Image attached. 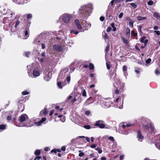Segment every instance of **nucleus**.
I'll return each instance as SVG.
<instances>
[{
  "instance_id": "nucleus-33",
  "label": "nucleus",
  "mask_w": 160,
  "mask_h": 160,
  "mask_svg": "<svg viewBox=\"0 0 160 160\" xmlns=\"http://www.w3.org/2000/svg\"><path fill=\"white\" fill-rule=\"evenodd\" d=\"M79 138H84L88 142H89L90 141V138L88 137H86L84 136H81L79 137Z\"/></svg>"
},
{
  "instance_id": "nucleus-40",
  "label": "nucleus",
  "mask_w": 160,
  "mask_h": 160,
  "mask_svg": "<svg viewBox=\"0 0 160 160\" xmlns=\"http://www.w3.org/2000/svg\"><path fill=\"white\" fill-rule=\"evenodd\" d=\"M127 71V67L126 65L123 66V71L124 73L125 74V72Z\"/></svg>"
},
{
  "instance_id": "nucleus-2",
  "label": "nucleus",
  "mask_w": 160,
  "mask_h": 160,
  "mask_svg": "<svg viewBox=\"0 0 160 160\" xmlns=\"http://www.w3.org/2000/svg\"><path fill=\"white\" fill-rule=\"evenodd\" d=\"M74 22L77 28L78 29L81 30V31L83 32L84 30H88L91 26L90 23H88L85 21H82V26H81L78 20H75Z\"/></svg>"
},
{
  "instance_id": "nucleus-16",
  "label": "nucleus",
  "mask_w": 160,
  "mask_h": 160,
  "mask_svg": "<svg viewBox=\"0 0 160 160\" xmlns=\"http://www.w3.org/2000/svg\"><path fill=\"white\" fill-rule=\"evenodd\" d=\"M137 138L138 140L140 142H142L144 138L143 137L142 135L141 132L140 131H138Z\"/></svg>"
},
{
  "instance_id": "nucleus-42",
  "label": "nucleus",
  "mask_w": 160,
  "mask_h": 160,
  "mask_svg": "<svg viewBox=\"0 0 160 160\" xmlns=\"http://www.w3.org/2000/svg\"><path fill=\"white\" fill-rule=\"evenodd\" d=\"M29 93V92L27 91H24L22 92V94L23 95H28Z\"/></svg>"
},
{
  "instance_id": "nucleus-19",
  "label": "nucleus",
  "mask_w": 160,
  "mask_h": 160,
  "mask_svg": "<svg viewBox=\"0 0 160 160\" xmlns=\"http://www.w3.org/2000/svg\"><path fill=\"white\" fill-rule=\"evenodd\" d=\"M41 42L42 41L40 37H37L34 41V43L38 45L40 44Z\"/></svg>"
},
{
  "instance_id": "nucleus-46",
  "label": "nucleus",
  "mask_w": 160,
  "mask_h": 160,
  "mask_svg": "<svg viewBox=\"0 0 160 160\" xmlns=\"http://www.w3.org/2000/svg\"><path fill=\"white\" fill-rule=\"evenodd\" d=\"M84 127L86 129H90L91 128V126L89 125H85L84 126Z\"/></svg>"
},
{
  "instance_id": "nucleus-34",
  "label": "nucleus",
  "mask_w": 160,
  "mask_h": 160,
  "mask_svg": "<svg viewBox=\"0 0 160 160\" xmlns=\"http://www.w3.org/2000/svg\"><path fill=\"white\" fill-rule=\"evenodd\" d=\"M66 80H67L68 83L70 82L71 80V78L69 75H68L67 76L66 78Z\"/></svg>"
},
{
  "instance_id": "nucleus-27",
  "label": "nucleus",
  "mask_w": 160,
  "mask_h": 160,
  "mask_svg": "<svg viewBox=\"0 0 160 160\" xmlns=\"http://www.w3.org/2000/svg\"><path fill=\"white\" fill-rule=\"evenodd\" d=\"M70 32L72 34H74L77 35L78 34V31H76L73 29H71L70 31Z\"/></svg>"
},
{
  "instance_id": "nucleus-44",
  "label": "nucleus",
  "mask_w": 160,
  "mask_h": 160,
  "mask_svg": "<svg viewBox=\"0 0 160 160\" xmlns=\"http://www.w3.org/2000/svg\"><path fill=\"white\" fill-rule=\"evenodd\" d=\"M108 139L109 140L112 141L113 142H114L115 141L113 137H112V136L109 137L108 138Z\"/></svg>"
},
{
  "instance_id": "nucleus-14",
  "label": "nucleus",
  "mask_w": 160,
  "mask_h": 160,
  "mask_svg": "<svg viewBox=\"0 0 160 160\" xmlns=\"http://www.w3.org/2000/svg\"><path fill=\"white\" fill-rule=\"evenodd\" d=\"M46 118H42L41 120L38 122H35V124L37 126H40L41 124L44 122L46 121Z\"/></svg>"
},
{
  "instance_id": "nucleus-41",
  "label": "nucleus",
  "mask_w": 160,
  "mask_h": 160,
  "mask_svg": "<svg viewBox=\"0 0 160 160\" xmlns=\"http://www.w3.org/2000/svg\"><path fill=\"white\" fill-rule=\"evenodd\" d=\"M134 22H133L132 21L130 22L129 23V26L130 27V28H132L133 27V23Z\"/></svg>"
},
{
  "instance_id": "nucleus-37",
  "label": "nucleus",
  "mask_w": 160,
  "mask_h": 160,
  "mask_svg": "<svg viewBox=\"0 0 160 160\" xmlns=\"http://www.w3.org/2000/svg\"><path fill=\"white\" fill-rule=\"evenodd\" d=\"M95 150H97L98 152V153L99 154H100L102 153V151L100 148L98 147L97 148L95 149Z\"/></svg>"
},
{
  "instance_id": "nucleus-36",
  "label": "nucleus",
  "mask_w": 160,
  "mask_h": 160,
  "mask_svg": "<svg viewBox=\"0 0 160 160\" xmlns=\"http://www.w3.org/2000/svg\"><path fill=\"white\" fill-rule=\"evenodd\" d=\"M6 126L4 124H1L0 125V129L4 130L5 129Z\"/></svg>"
},
{
  "instance_id": "nucleus-26",
  "label": "nucleus",
  "mask_w": 160,
  "mask_h": 160,
  "mask_svg": "<svg viewBox=\"0 0 160 160\" xmlns=\"http://www.w3.org/2000/svg\"><path fill=\"white\" fill-rule=\"evenodd\" d=\"M48 113V111L46 109H43V111H41L40 112V114L42 115V114H43L44 115H46Z\"/></svg>"
},
{
  "instance_id": "nucleus-64",
  "label": "nucleus",
  "mask_w": 160,
  "mask_h": 160,
  "mask_svg": "<svg viewBox=\"0 0 160 160\" xmlns=\"http://www.w3.org/2000/svg\"><path fill=\"white\" fill-rule=\"evenodd\" d=\"M154 32L156 33L157 35H159L160 34V32L159 31H155Z\"/></svg>"
},
{
  "instance_id": "nucleus-12",
  "label": "nucleus",
  "mask_w": 160,
  "mask_h": 160,
  "mask_svg": "<svg viewBox=\"0 0 160 160\" xmlns=\"http://www.w3.org/2000/svg\"><path fill=\"white\" fill-rule=\"evenodd\" d=\"M11 113L7 117V119L8 121H14L16 119L15 117L14 116L12 115V112H10Z\"/></svg>"
},
{
  "instance_id": "nucleus-49",
  "label": "nucleus",
  "mask_w": 160,
  "mask_h": 160,
  "mask_svg": "<svg viewBox=\"0 0 160 160\" xmlns=\"http://www.w3.org/2000/svg\"><path fill=\"white\" fill-rule=\"evenodd\" d=\"M117 146V144L116 142L115 141L113 142V144L112 145V147L113 148H115Z\"/></svg>"
},
{
  "instance_id": "nucleus-3",
  "label": "nucleus",
  "mask_w": 160,
  "mask_h": 160,
  "mask_svg": "<svg viewBox=\"0 0 160 160\" xmlns=\"http://www.w3.org/2000/svg\"><path fill=\"white\" fill-rule=\"evenodd\" d=\"M114 82L113 84L115 92L116 94H118L119 92L121 91L123 88V84L121 83L119 80L117 79L116 76L113 78Z\"/></svg>"
},
{
  "instance_id": "nucleus-58",
  "label": "nucleus",
  "mask_w": 160,
  "mask_h": 160,
  "mask_svg": "<svg viewBox=\"0 0 160 160\" xmlns=\"http://www.w3.org/2000/svg\"><path fill=\"white\" fill-rule=\"evenodd\" d=\"M111 30L112 28L110 27H108L106 30V31L108 32H109L111 31Z\"/></svg>"
},
{
  "instance_id": "nucleus-53",
  "label": "nucleus",
  "mask_w": 160,
  "mask_h": 160,
  "mask_svg": "<svg viewBox=\"0 0 160 160\" xmlns=\"http://www.w3.org/2000/svg\"><path fill=\"white\" fill-rule=\"evenodd\" d=\"M153 4V2L152 1H149L148 2V4L149 5H152Z\"/></svg>"
},
{
  "instance_id": "nucleus-29",
  "label": "nucleus",
  "mask_w": 160,
  "mask_h": 160,
  "mask_svg": "<svg viewBox=\"0 0 160 160\" xmlns=\"http://www.w3.org/2000/svg\"><path fill=\"white\" fill-rule=\"evenodd\" d=\"M137 19L139 21L145 19H146V17H142L140 16H138L137 17Z\"/></svg>"
},
{
  "instance_id": "nucleus-39",
  "label": "nucleus",
  "mask_w": 160,
  "mask_h": 160,
  "mask_svg": "<svg viewBox=\"0 0 160 160\" xmlns=\"http://www.w3.org/2000/svg\"><path fill=\"white\" fill-rule=\"evenodd\" d=\"M155 146L158 149L160 150V143H156L155 144Z\"/></svg>"
},
{
  "instance_id": "nucleus-20",
  "label": "nucleus",
  "mask_w": 160,
  "mask_h": 160,
  "mask_svg": "<svg viewBox=\"0 0 160 160\" xmlns=\"http://www.w3.org/2000/svg\"><path fill=\"white\" fill-rule=\"evenodd\" d=\"M91 99V98H89L87 99L86 101L84 102V105L85 106H87L92 103L93 102L92 101H90Z\"/></svg>"
},
{
  "instance_id": "nucleus-61",
  "label": "nucleus",
  "mask_w": 160,
  "mask_h": 160,
  "mask_svg": "<svg viewBox=\"0 0 160 160\" xmlns=\"http://www.w3.org/2000/svg\"><path fill=\"white\" fill-rule=\"evenodd\" d=\"M41 158L40 156H37L34 159V160H39Z\"/></svg>"
},
{
  "instance_id": "nucleus-54",
  "label": "nucleus",
  "mask_w": 160,
  "mask_h": 160,
  "mask_svg": "<svg viewBox=\"0 0 160 160\" xmlns=\"http://www.w3.org/2000/svg\"><path fill=\"white\" fill-rule=\"evenodd\" d=\"M155 74L157 75H159L160 74V72H159V70H158L157 69L155 71Z\"/></svg>"
},
{
  "instance_id": "nucleus-50",
  "label": "nucleus",
  "mask_w": 160,
  "mask_h": 160,
  "mask_svg": "<svg viewBox=\"0 0 160 160\" xmlns=\"http://www.w3.org/2000/svg\"><path fill=\"white\" fill-rule=\"evenodd\" d=\"M82 95L84 97H85L86 96V92L85 89H84L82 92Z\"/></svg>"
},
{
  "instance_id": "nucleus-45",
  "label": "nucleus",
  "mask_w": 160,
  "mask_h": 160,
  "mask_svg": "<svg viewBox=\"0 0 160 160\" xmlns=\"http://www.w3.org/2000/svg\"><path fill=\"white\" fill-rule=\"evenodd\" d=\"M151 59L150 58H148V59H147L146 61L145 62L147 64H149L150 63V62H151Z\"/></svg>"
},
{
  "instance_id": "nucleus-15",
  "label": "nucleus",
  "mask_w": 160,
  "mask_h": 160,
  "mask_svg": "<svg viewBox=\"0 0 160 160\" xmlns=\"http://www.w3.org/2000/svg\"><path fill=\"white\" fill-rule=\"evenodd\" d=\"M53 47V49L56 51H61L62 50V47L58 45H55Z\"/></svg>"
},
{
  "instance_id": "nucleus-47",
  "label": "nucleus",
  "mask_w": 160,
  "mask_h": 160,
  "mask_svg": "<svg viewBox=\"0 0 160 160\" xmlns=\"http://www.w3.org/2000/svg\"><path fill=\"white\" fill-rule=\"evenodd\" d=\"M130 30L128 28H126V34L130 33Z\"/></svg>"
},
{
  "instance_id": "nucleus-10",
  "label": "nucleus",
  "mask_w": 160,
  "mask_h": 160,
  "mask_svg": "<svg viewBox=\"0 0 160 160\" xmlns=\"http://www.w3.org/2000/svg\"><path fill=\"white\" fill-rule=\"evenodd\" d=\"M28 117L26 114H22L19 118V122L22 123L24 121H26L28 119Z\"/></svg>"
},
{
  "instance_id": "nucleus-28",
  "label": "nucleus",
  "mask_w": 160,
  "mask_h": 160,
  "mask_svg": "<svg viewBox=\"0 0 160 160\" xmlns=\"http://www.w3.org/2000/svg\"><path fill=\"white\" fill-rule=\"evenodd\" d=\"M19 23L20 22L18 20L16 21L15 25L14 26V27L13 28H14V29H16V31L17 30V26L19 25Z\"/></svg>"
},
{
  "instance_id": "nucleus-6",
  "label": "nucleus",
  "mask_w": 160,
  "mask_h": 160,
  "mask_svg": "<svg viewBox=\"0 0 160 160\" xmlns=\"http://www.w3.org/2000/svg\"><path fill=\"white\" fill-rule=\"evenodd\" d=\"M68 68H64L61 70L58 78H61V79H63L66 75H67V73L68 72Z\"/></svg>"
},
{
  "instance_id": "nucleus-13",
  "label": "nucleus",
  "mask_w": 160,
  "mask_h": 160,
  "mask_svg": "<svg viewBox=\"0 0 160 160\" xmlns=\"http://www.w3.org/2000/svg\"><path fill=\"white\" fill-rule=\"evenodd\" d=\"M61 78H58L57 80V85L58 87L60 88H62V87L65 85L63 83H62L61 82Z\"/></svg>"
},
{
  "instance_id": "nucleus-43",
  "label": "nucleus",
  "mask_w": 160,
  "mask_h": 160,
  "mask_svg": "<svg viewBox=\"0 0 160 160\" xmlns=\"http://www.w3.org/2000/svg\"><path fill=\"white\" fill-rule=\"evenodd\" d=\"M79 152L80 153L79 154V156L80 157H82L84 155V153L83 152H81V150L79 151Z\"/></svg>"
},
{
  "instance_id": "nucleus-63",
  "label": "nucleus",
  "mask_w": 160,
  "mask_h": 160,
  "mask_svg": "<svg viewBox=\"0 0 160 160\" xmlns=\"http://www.w3.org/2000/svg\"><path fill=\"white\" fill-rule=\"evenodd\" d=\"M150 128L151 129V131L152 132H154V128L152 126H150Z\"/></svg>"
},
{
  "instance_id": "nucleus-23",
  "label": "nucleus",
  "mask_w": 160,
  "mask_h": 160,
  "mask_svg": "<svg viewBox=\"0 0 160 160\" xmlns=\"http://www.w3.org/2000/svg\"><path fill=\"white\" fill-rule=\"evenodd\" d=\"M153 16L158 19L160 18V15L158 12H155L153 13Z\"/></svg>"
},
{
  "instance_id": "nucleus-7",
  "label": "nucleus",
  "mask_w": 160,
  "mask_h": 160,
  "mask_svg": "<svg viewBox=\"0 0 160 160\" xmlns=\"http://www.w3.org/2000/svg\"><path fill=\"white\" fill-rule=\"evenodd\" d=\"M111 99L109 98H105V100H108L109 101L107 102V101H102L101 102L103 106L105 108H109L110 107L111 105V102L110 100Z\"/></svg>"
},
{
  "instance_id": "nucleus-35",
  "label": "nucleus",
  "mask_w": 160,
  "mask_h": 160,
  "mask_svg": "<svg viewBox=\"0 0 160 160\" xmlns=\"http://www.w3.org/2000/svg\"><path fill=\"white\" fill-rule=\"evenodd\" d=\"M132 35L134 37H136L137 36V33L135 32L134 31H132Z\"/></svg>"
},
{
  "instance_id": "nucleus-1",
  "label": "nucleus",
  "mask_w": 160,
  "mask_h": 160,
  "mask_svg": "<svg viewBox=\"0 0 160 160\" xmlns=\"http://www.w3.org/2000/svg\"><path fill=\"white\" fill-rule=\"evenodd\" d=\"M93 9L92 5L91 4L81 6L78 12L79 17L82 19H87L92 12Z\"/></svg>"
},
{
  "instance_id": "nucleus-5",
  "label": "nucleus",
  "mask_w": 160,
  "mask_h": 160,
  "mask_svg": "<svg viewBox=\"0 0 160 160\" xmlns=\"http://www.w3.org/2000/svg\"><path fill=\"white\" fill-rule=\"evenodd\" d=\"M72 17L70 14H64L62 15L60 18H62L63 21L66 23H68L69 22Z\"/></svg>"
},
{
  "instance_id": "nucleus-18",
  "label": "nucleus",
  "mask_w": 160,
  "mask_h": 160,
  "mask_svg": "<svg viewBox=\"0 0 160 160\" xmlns=\"http://www.w3.org/2000/svg\"><path fill=\"white\" fill-rule=\"evenodd\" d=\"M127 127L126 124H123L122 125V132H121L123 134H128L129 133V132L128 131H124V129L125 128Z\"/></svg>"
},
{
  "instance_id": "nucleus-62",
  "label": "nucleus",
  "mask_w": 160,
  "mask_h": 160,
  "mask_svg": "<svg viewBox=\"0 0 160 160\" xmlns=\"http://www.w3.org/2000/svg\"><path fill=\"white\" fill-rule=\"evenodd\" d=\"M100 20L101 21H103L104 20V18L103 16H101L100 18Z\"/></svg>"
},
{
  "instance_id": "nucleus-59",
  "label": "nucleus",
  "mask_w": 160,
  "mask_h": 160,
  "mask_svg": "<svg viewBox=\"0 0 160 160\" xmlns=\"http://www.w3.org/2000/svg\"><path fill=\"white\" fill-rule=\"evenodd\" d=\"M90 113V112L89 111H86L85 112V114L87 115H89Z\"/></svg>"
},
{
  "instance_id": "nucleus-52",
  "label": "nucleus",
  "mask_w": 160,
  "mask_h": 160,
  "mask_svg": "<svg viewBox=\"0 0 160 160\" xmlns=\"http://www.w3.org/2000/svg\"><path fill=\"white\" fill-rule=\"evenodd\" d=\"M30 52H25V55L27 57H28L30 54Z\"/></svg>"
},
{
  "instance_id": "nucleus-48",
  "label": "nucleus",
  "mask_w": 160,
  "mask_h": 160,
  "mask_svg": "<svg viewBox=\"0 0 160 160\" xmlns=\"http://www.w3.org/2000/svg\"><path fill=\"white\" fill-rule=\"evenodd\" d=\"M130 4L132 7L134 8L137 7L136 5L134 3H131Z\"/></svg>"
},
{
  "instance_id": "nucleus-9",
  "label": "nucleus",
  "mask_w": 160,
  "mask_h": 160,
  "mask_svg": "<svg viewBox=\"0 0 160 160\" xmlns=\"http://www.w3.org/2000/svg\"><path fill=\"white\" fill-rule=\"evenodd\" d=\"M103 121L102 120L97 121L95 124V126H98L100 128H103L105 127V125L103 123Z\"/></svg>"
},
{
  "instance_id": "nucleus-8",
  "label": "nucleus",
  "mask_w": 160,
  "mask_h": 160,
  "mask_svg": "<svg viewBox=\"0 0 160 160\" xmlns=\"http://www.w3.org/2000/svg\"><path fill=\"white\" fill-rule=\"evenodd\" d=\"M11 23L6 24L4 27V29L6 30L10 31L12 32H14L16 31V29H14V28L11 26Z\"/></svg>"
},
{
  "instance_id": "nucleus-25",
  "label": "nucleus",
  "mask_w": 160,
  "mask_h": 160,
  "mask_svg": "<svg viewBox=\"0 0 160 160\" xmlns=\"http://www.w3.org/2000/svg\"><path fill=\"white\" fill-rule=\"evenodd\" d=\"M121 39L123 42L126 44H128L129 42V41L127 39H125L124 38L122 37H121Z\"/></svg>"
},
{
  "instance_id": "nucleus-32",
  "label": "nucleus",
  "mask_w": 160,
  "mask_h": 160,
  "mask_svg": "<svg viewBox=\"0 0 160 160\" xmlns=\"http://www.w3.org/2000/svg\"><path fill=\"white\" fill-rule=\"evenodd\" d=\"M40 153L41 151L40 150H37L35 151L34 152V154L36 156H38L40 154Z\"/></svg>"
},
{
  "instance_id": "nucleus-11",
  "label": "nucleus",
  "mask_w": 160,
  "mask_h": 160,
  "mask_svg": "<svg viewBox=\"0 0 160 160\" xmlns=\"http://www.w3.org/2000/svg\"><path fill=\"white\" fill-rule=\"evenodd\" d=\"M40 75V70L38 68L35 69L33 72V76L34 77L39 76Z\"/></svg>"
},
{
  "instance_id": "nucleus-24",
  "label": "nucleus",
  "mask_w": 160,
  "mask_h": 160,
  "mask_svg": "<svg viewBox=\"0 0 160 160\" xmlns=\"http://www.w3.org/2000/svg\"><path fill=\"white\" fill-rule=\"evenodd\" d=\"M24 34L26 36V37L23 38L24 39H27L28 37H29V32L28 30L27 29H26L25 30V32H24Z\"/></svg>"
},
{
  "instance_id": "nucleus-22",
  "label": "nucleus",
  "mask_w": 160,
  "mask_h": 160,
  "mask_svg": "<svg viewBox=\"0 0 160 160\" xmlns=\"http://www.w3.org/2000/svg\"><path fill=\"white\" fill-rule=\"evenodd\" d=\"M109 48V44H107V45L106 46L105 50V59L106 60L108 58H107V55L106 53L108 52Z\"/></svg>"
},
{
  "instance_id": "nucleus-60",
  "label": "nucleus",
  "mask_w": 160,
  "mask_h": 160,
  "mask_svg": "<svg viewBox=\"0 0 160 160\" xmlns=\"http://www.w3.org/2000/svg\"><path fill=\"white\" fill-rule=\"evenodd\" d=\"M133 125L134 124L132 123L128 124H126V126L127 127H129L133 126Z\"/></svg>"
},
{
  "instance_id": "nucleus-56",
  "label": "nucleus",
  "mask_w": 160,
  "mask_h": 160,
  "mask_svg": "<svg viewBox=\"0 0 160 160\" xmlns=\"http://www.w3.org/2000/svg\"><path fill=\"white\" fill-rule=\"evenodd\" d=\"M97 146V145L96 144H92L90 146V147L92 148H95Z\"/></svg>"
},
{
  "instance_id": "nucleus-38",
  "label": "nucleus",
  "mask_w": 160,
  "mask_h": 160,
  "mask_svg": "<svg viewBox=\"0 0 160 160\" xmlns=\"http://www.w3.org/2000/svg\"><path fill=\"white\" fill-rule=\"evenodd\" d=\"M94 68V66L92 63H90L89 65V68L90 70H93Z\"/></svg>"
},
{
  "instance_id": "nucleus-17",
  "label": "nucleus",
  "mask_w": 160,
  "mask_h": 160,
  "mask_svg": "<svg viewBox=\"0 0 160 160\" xmlns=\"http://www.w3.org/2000/svg\"><path fill=\"white\" fill-rule=\"evenodd\" d=\"M146 37L143 36L140 40V42L142 43H144L145 46H146L147 43L148 42V40L147 39H146Z\"/></svg>"
},
{
  "instance_id": "nucleus-57",
  "label": "nucleus",
  "mask_w": 160,
  "mask_h": 160,
  "mask_svg": "<svg viewBox=\"0 0 160 160\" xmlns=\"http://www.w3.org/2000/svg\"><path fill=\"white\" fill-rule=\"evenodd\" d=\"M123 12L120 13L118 15V18H122L123 16Z\"/></svg>"
},
{
  "instance_id": "nucleus-21",
  "label": "nucleus",
  "mask_w": 160,
  "mask_h": 160,
  "mask_svg": "<svg viewBox=\"0 0 160 160\" xmlns=\"http://www.w3.org/2000/svg\"><path fill=\"white\" fill-rule=\"evenodd\" d=\"M102 35L103 38L106 40L107 39H109V36L105 31L102 32Z\"/></svg>"
},
{
  "instance_id": "nucleus-4",
  "label": "nucleus",
  "mask_w": 160,
  "mask_h": 160,
  "mask_svg": "<svg viewBox=\"0 0 160 160\" xmlns=\"http://www.w3.org/2000/svg\"><path fill=\"white\" fill-rule=\"evenodd\" d=\"M44 74V78L46 81H48L52 77V73L50 70L45 71Z\"/></svg>"
},
{
  "instance_id": "nucleus-51",
  "label": "nucleus",
  "mask_w": 160,
  "mask_h": 160,
  "mask_svg": "<svg viewBox=\"0 0 160 160\" xmlns=\"http://www.w3.org/2000/svg\"><path fill=\"white\" fill-rule=\"evenodd\" d=\"M45 43L44 42V43H43L42 42L40 44H41L42 46V49H44L45 48Z\"/></svg>"
},
{
  "instance_id": "nucleus-31",
  "label": "nucleus",
  "mask_w": 160,
  "mask_h": 160,
  "mask_svg": "<svg viewBox=\"0 0 160 160\" xmlns=\"http://www.w3.org/2000/svg\"><path fill=\"white\" fill-rule=\"evenodd\" d=\"M9 19L8 18L5 17L3 18V23H8L9 22Z\"/></svg>"
},
{
  "instance_id": "nucleus-55",
  "label": "nucleus",
  "mask_w": 160,
  "mask_h": 160,
  "mask_svg": "<svg viewBox=\"0 0 160 160\" xmlns=\"http://www.w3.org/2000/svg\"><path fill=\"white\" fill-rule=\"evenodd\" d=\"M27 17L28 19H30L32 18V15L31 14H28L27 15Z\"/></svg>"
},
{
  "instance_id": "nucleus-30",
  "label": "nucleus",
  "mask_w": 160,
  "mask_h": 160,
  "mask_svg": "<svg viewBox=\"0 0 160 160\" xmlns=\"http://www.w3.org/2000/svg\"><path fill=\"white\" fill-rule=\"evenodd\" d=\"M106 64L107 69L108 70L109 69L111 68V65L109 61H107L106 62Z\"/></svg>"
}]
</instances>
